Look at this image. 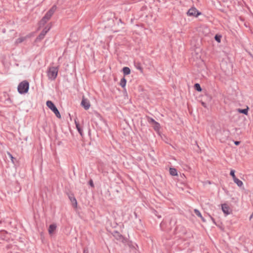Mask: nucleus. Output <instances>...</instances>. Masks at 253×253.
Returning a JSON list of instances; mask_svg holds the SVG:
<instances>
[{
	"instance_id": "obj_1",
	"label": "nucleus",
	"mask_w": 253,
	"mask_h": 253,
	"mask_svg": "<svg viewBox=\"0 0 253 253\" xmlns=\"http://www.w3.org/2000/svg\"><path fill=\"white\" fill-rule=\"evenodd\" d=\"M56 9L57 6L55 5L52 6L39 22V28L43 26L50 20Z\"/></svg>"
},
{
	"instance_id": "obj_2",
	"label": "nucleus",
	"mask_w": 253,
	"mask_h": 253,
	"mask_svg": "<svg viewBox=\"0 0 253 253\" xmlns=\"http://www.w3.org/2000/svg\"><path fill=\"white\" fill-rule=\"evenodd\" d=\"M56 9L57 6L55 5L52 6L39 22V28L43 26L50 20Z\"/></svg>"
},
{
	"instance_id": "obj_3",
	"label": "nucleus",
	"mask_w": 253,
	"mask_h": 253,
	"mask_svg": "<svg viewBox=\"0 0 253 253\" xmlns=\"http://www.w3.org/2000/svg\"><path fill=\"white\" fill-rule=\"evenodd\" d=\"M58 72V66L49 67L47 72L48 79L51 81L54 80L57 77Z\"/></svg>"
},
{
	"instance_id": "obj_4",
	"label": "nucleus",
	"mask_w": 253,
	"mask_h": 253,
	"mask_svg": "<svg viewBox=\"0 0 253 253\" xmlns=\"http://www.w3.org/2000/svg\"><path fill=\"white\" fill-rule=\"evenodd\" d=\"M29 84L28 81L25 80L21 82L18 85V91L20 94L26 93L28 91Z\"/></svg>"
},
{
	"instance_id": "obj_5",
	"label": "nucleus",
	"mask_w": 253,
	"mask_h": 253,
	"mask_svg": "<svg viewBox=\"0 0 253 253\" xmlns=\"http://www.w3.org/2000/svg\"><path fill=\"white\" fill-rule=\"evenodd\" d=\"M46 104L47 106L54 112L56 116L58 118L60 119L61 117V115L54 103L51 101L48 100L46 101Z\"/></svg>"
},
{
	"instance_id": "obj_6",
	"label": "nucleus",
	"mask_w": 253,
	"mask_h": 253,
	"mask_svg": "<svg viewBox=\"0 0 253 253\" xmlns=\"http://www.w3.org/2000/svg\"><path fill=\"white\" fill-rule=\"evenodd\" d=\"M113 236L118 241L125 243L126 242L127 239L123 236L119 232L115 231L113 233Z\"/></svg>"
},
{
	"instance_id": "obj_7",
	"label": "nucleus",
	"mask_w": 253,
	"mask_h": 253,
	"mask_svg": "<svg viewBox=\"0 0 253 253\" xmlns=\"http://www.w3.org/2000/svg\"><path fill=\"white\" fill-rule=\"evenodd\" d=\"M187 14L190 16L197 17L201 15V13L199 12L196 8L192 7L188 11Z\"/></svg>"
},
{
	"instance_id": "obj_8",
	"label": "nucleus",
	"mask_w": 253,
	"mask_h": 253,
	"mask_svg": "<svg viewBox=\"0 0 253 253\" xmlns=\"http://www.w3.org/2000/svg\"><path fill=\"white\" fill-rule=\"evenodd\" d=\"M81 105L86 110H88L90 106L89 101L87 99L85 98L84 96H83L82 100L81 102Z\"/></svg>"
},
{
	"instance_id": "obj_9",
	"label": "nucleus",
	"mask_w": 253,
	"mask_h": 253,
	"mask_svg": "<svg viewBox=\"0 0 253 253\" xmlns=\"http://www.w3.org/2000/svg\"><path fill=\"white\" fill-rule=\"evenodd\" d=\"M221 207H222V210L225 214H229L230 213V212L229 211V207L227 204H222Z\"/></svg>"
},
{
	"instance_id": "obj_10",
	"label": "nucleus",
	"mask_w": 253,
	"mask_h": 253,
	"mask_svg": "<svg viewBox=\"0 0 253 253\" xmlns=\"http://www.w3.org/2000/svg\"><path fill=\"white\" fill-rule=\"evenodd\" d=\"M56 228V225L55 224H52L49 225L48 228V232L49 234H52Z\"/></svg>"
},
{
	"instance_id": "obj_11",
	"label": "nucleus",
	"mask_w": 253,
	"mask_h": 253,
	"mask_svg": "<svg viewBox=\"0 0 253 253\" xmlns=\"http://www.w3.org/2000/svg\"><path fill=\"white\" fill-rule=\"evenodd\" d=\"M30 36L29 35H27L26 37H21L17 39L16 41V43H19L22 42L23 41L26 40V39L30 38Z\"/></svg>"
},
{
	"instance_id": "obj_12",
	"label": "nucleus",
	"mask_w": 253,
	"mask_h": 253,
	"mask_svg": "<svg viewBox=\"0 0 253 253\" xmlns=\"http://www.w3.org/2000/svg\"><path fill=\"white\" fill-rule=\"evenodd\" d=\"M194 212L198 216L200 217L201 218V219L202 220V221L203 222L206 221V219L202 216L201 212L199 211L198 210L195 209L194 210Z\"/></svg>"
},
{
	"instance_id": "obj_13",
	"label": "nucleus",
	"mask_w": 253,
	"mask_h": 253,
	"mask_svg": "<svg viewBox=\"0 0 253 253\" xmlns=\"http://www.w3.org/2000/svg\"><path fill=\"white\" fill-rule=\"evenodd\" d=\"M123 72L124 76L129 75L130 73V70L127 67H124L123 69Z\"/></svg>"
},
{
	"instance_id": "obj_14",
	"label": "nucleus",
	"mask_w": 253,
	"mask_h": 253,
	"mask_svg": "<svg viewBox=\"0 0 253 253\" xmlns=\"http://www.w3.org/2000/svg\"><path fill=\"white\" fill-rule=\"evenodd\" d=\"M76 126L77 127V129L78 131V132L80 133L81 136H83V129L81 128L80 124L79 123H77L76 121H75Z\"/></svg>"
},
{
	"instance_id": "obj_15",
	"label": "nucleus",
	"mask_w": 253,
	"mask_h": 253,
	"mask_svg": "<svg viewBox=\"0 0 253 253\" xmlns=\"http://www.w3.org/2000/svg\"><path fill=\"white\" fill-rule=\"evenodd\" d=\"M248 109H249V108L247 107L246 109H244L239 108V109H237V110L240 113H242L245 115H247L248 112Z\"/></svg>"
},
{
	"instance_id": "obj_16",
	"label": "nucleus",
	"mask_w": 253,
	"mask_h": 253,
	"mask_svg": "<svg viewBox=\"0 0 253 253\" xmlns=\"http://www.w3.org/2000/svg\"><path fill=\"white\" fill-rule=\"evenodd\" d=\"M234 182L237 184V185L241 187L243 185V182L241 180H239L237 177H235L234 179H233Z\"/></svg>"
},
{
	"instance_id": "obj_17",
	"label": "nucleus",
	"mask_w": 253,
	"mask_h": 253,
	"mask_svg": "<svg viewBox=\"0 0 253 253\" xmlns=\"http://www.w3.org/2000/svg\"><path fill=\"white\" fill-rule=\"evenodd\" d=\"M46 34L43 33L42 31L41 32V33L39 35V36L36 38V42H38V41H40L42 39H43L45 36Z\"/></svg>"
},
{
	"instance_id": "obj_18",
	"label": "nucleus",
	"mask_w": 253,
	"mask_h": 253,
	"mask_svg": "<svg viewBox=\"0 0 253 253\" xmlns=\"http://www.w3.org/2000/svg\"><path fill=\"white\" fill-rule=\"evenodd\" d=\"M169 173L170 175L172 176H175L177 175V170L174 168H170L169 169Z\"/></svg>"
},
{
	"instance_id": "obj_19",
	"label": "nucleus",
	"mask_w": 253,
	"mask_h": 253,
	"mask_svg": "<svg viewBox=\"0 0 253 253\" xmlns=\"http://www.w3.org/2000/svg\"><path fill=\"white\" fill-rule=\"evenodd\" d=\"M126 79L125 78H123L121 80V81H120V85L122 87H125V86H126Z\"/></svg>"
},
{
	"instance_id": "obj_20",
	"label": "nucleus",
	"mask_w": 253,
	"mask_h": 253,
	"mask_svg": "<svg viewBox=\"0 0 253 253\" xmlns=\"http://www.w3.org/2000/svg\"><path fill=\"white\" fill-rule=\"evenodd\" d=\"M194 88L198 91H201L202 90L200 84L198 83H196L194 84Z\"/></svg>"
},
{
	"instance_id": "obj_21",
	"label": "nucleus",
	"mask_w": 253,
	"mask_h": 253,
	"mask_svg": "<svg viewBox=\"0 0 253 253\" xmlns=\"http://www.w3.org/2000/svg\"><path fill=\"white\" fill-rule=\"evenodd\" d=\"M135 65V67L138 69L139 70H140V72L141 73H143V67H142V66L141 65V64H134Z\"/></svg>"
},
{
	"instance_id": "obj_22",
	"label": "nucleus",
	"mask_w": 253,
	"mask_h": 253,
	"mask_svg": "<svg viewBox=\"0 0 253 253\" xmlns=\"http://www.w3.org/2000/svg\"><path fill=\"white\" fill-rule=\"evenodd\" d=\"M69 198L70 199L71 202H75L76 200L75 197H74V195H73V194L69 195Z\"/></svg>"
},
{
	"instance_id": "obj_23",
	"label": "nucleus",
	"mask_w": 253,
	"mask_h": 253,
	"mask_svg": "<svg viewBox=\"0 0 253 253\" xmlns=\"http://www.w3.org/2000/svg\"><path fill=\"white\" fill-rule=\"evenodd\" d=\"M50 29V26H47L43 29V30L42 31L45 34H46Z\"/></svg>"
},
{
	"instance_id": "obj_24",
	"label": "nucleus",
	"mask_w": 253,
	"mask_h": 253,
	"mask_svg": "<svg viewBox=\"0 0 253 253\" xmlns=\"http://www.w3.org/2000/svg\"><path fill=\"white\" fill-rule=\"evenodd\" d=\"M155 126H154V128L155 130H159V128H160V124L158 123V122H156L155 124Z\"/></svg>"
},
{
	"instance_id": "obj_25",
	"label": "nucleus",
	"mask_w": 253,
	"mask_h": 253,
	"mask_svg": "<svg viewBox=\"0 0 253 253\" xmlns=\"http://www.w3.org/2000/svg\"><path fill=\"white\" fill-rule=\"evenodd\" d=\"M148 120L150 123H152L153 124H155L157 122L153 119L149 117H148Z\"/></svg>"
},
{
	"instance_id": "obj_26",
	"label": "nucleus",
	"mask_w": 253,
	"mask_h": 253,
	"mask_svg": "<svg viewBox=\"0 0 253 253\" xmlns=\"http://www.w3.org/2000/svg\"><path fill=\"white\" fill-rule=\"evenodd\" d=\"M221 36L216 35L214 37L215 40L218 42H220V39H221Z\"/></svg>"
},
{
	"instance_id": "obj_27",
	"label": "nucleus",
	"mask_w": 253,
	"mask_h": 253,
	"mask_svg": "<svg viewBox=\"0 0 253 253\" xmlns=\"http://www.w3.org/2000/svg\"><path fill=\"white\" fill-rule=\"evenodd\" d=\"M230 174L233 177V179H234L235 177H236L235 175V170H231L230 171Z\"/></svg>"
},
{
	"instance_id": "obj_28",
	"label": "nucleus",
	"mask_w": 253,
	"mask_h": 253,
	"mask_svg": "<svg viewBox=\"0 0 253 253\" xmlns=\"http://www.w3.org/2000/svg\"><path fill=\"white\" fill-rule=\"evenodd\" d=\"M226 65H227V64H223V66H220L221 69L222 70H223V71H224V72L225 73H226V72H227V70L225 69V68H225V66H226Z\"/></svg>"
},
{
	"instance_id": "obj_29",
	"label": "nucleus",
	"mask_w": 253,
	"mask_h": 253,
	"mask_svg": "<svg viewBox=\"0 0 253 253\" xmlns=\"http://www.w3.org/2000/svg\"><path fill=\"white\" fill-rule=\"evenodd\" d=\"M72 205L74 207V208H77V200H76V201L75 202H72Z\"/></svg>"
},
{
	"instance_id": "obj_30",
	"label": "nucleus",
	"mask_w": 253,
	"mask_h": 253,
	"mask_svg": "<svg viewBox=\"0 0 253 253\" xmlns=\"http://www.w3.org/2000/svg\"><path fill=\"white\" fill-rule=\"evenodd\" d=\"M83 253H88V249L86 248H84V249Z\"/></svg>"
},
{
	"instance_id": "obj_31",
	"label": "nucleus",
	"mask_w": 253,
	"mask_h": 253,
	"mask_svg": "<svg viewBox=\"0 0 253 253\" xmlns=\"http://www.w3.org/2000/svg\"><path fill=\"white\" fill-rule=\"evenodd\" d=\"M89 185L91 186V187H93L94 186V185H93V181L92 180H90L89 181Z\"/></svg>"
},
{
	"instance_id": "obj_32",
	"label": "nucleus",
	"mask_w": 253,
	"mask_h": 253,
	"mask_svg": "<svg viewBox=\"0 0 253 253\" xmlns=\"http://www.w3.org/2000/svg\"><path fill=\"white\" fill-rule=\"evenodd\" d=\"M240 143V141H234V144L236 145H238Z\"/></svg>"
},
{
	"instance_id": "obj_33",
	"label": "nucleus",
	"mask_w": 253,
	"mask_h": 253,
	"mask_svg": "<svg viewBox=\"0 0 253 253\" xmlns=\"http://www.w3.org/2000/svg\"><path fill=\"white\" fill-rule=\"evenodd\" d=\"M8 155H9L10 157L11 158V159L12 162H13V159L14 158L12 157V155H11L9 153H8Z\"/></svg>"
},
{
	"instance_id": "obj_34",
	"label": "nucleus",
	"mask_w": 253,
	"mask_h": 253,
	"mask_svg": "<svg viewBox=\"0 0 253 253\" xmlns=\"http://www.w3.org/2000/svg\"><path fill=\"white\" fill-rule=\"evenodd\" d=\"M211 219L212 221H213V222L215 224H216V223H215V220H214V219L213 217H211Z\"/></svg>"
},
{
	"instance_id": "obj_35",
	"label": "nucleus",
	"mask_w": 253,
	"mask_h": 253,
	"mask_svg": "<svg viewBox=\"0 0 253 253\" xmlns=\"http://www.w3.org/2000/svg\"><path fill=\"white\" fill-rule=\"evenodd\" d=\"M157 211H155V214L156 215H157L158 216V218H160L161 217V216L160 215H158L157 214Z\"/></svg>"
},
{
	"instance_id": "obj_36",
	"label": "nucleus",
	"mask_w": 253,
	"mask_h": 253,
	"mask_svg": "<svg viewBox=\"0 0 253 253\" xmlns=\"http://www.w3.org/2000/svg\"><path fill=\"white\" fill-rule=\"evenodd\" d=\"M202 105H203L204 107H206V103H204V102H202Z\"/></svg>"
},
{
	"instance_id": "obj_37",
	"label": "nucleus",
	"mask_w": 253,
	"mask_h": 253,
	"mask_svg": "<svg viewBox=\"0 0 253 253\" xmlns=\"http://www.w3.org/2000/svg\"><path fill=\"white\" fill-rule=\"evenodd\" d=\"M134 215L135 216V217L136 218L137 217V214H136V213L135 212H134Z\"/></svg>"
},
{
	"instance_id": "obj_38",
	"label": "nucleus",
	"mask_w": 253,
	"mask_h": 253,
	"mask_svg": "<svg viewBox=\"0 0 253 253\" xmlns=\"http://www.w3.org/2000/svg\"><path fill=\"white\" fill-rule=\"evenodd\" d=\"M162 226H163V223L162 222V223H161V227H162V228H163Z\"/></svg>"
},
{
	"instance_id": "obj_39",
	"label": "nucleus",
	"mask_w": 253,
	"mask_h": 253,
	"mask_svg": "<svg viewBox=\"0 0 253 253\" xmlns=\"http://www.w3.org/2000/svg\"><path fill=\"white\" fill-rule=\"evenodd\" d=\"M1 232H5V233H7V232L4 230L1 231Z\"/></svg>"
},
{
	"instance_id": "obj_40",
	"label": "nucleus",
	"mask_w": 253,
	"mask_h": 253,
	"mask_svg": "<svg viewBox=\"0 0 253 253\" xmlns=\"http://www.w3.org/2000/svg\"><path fill=\"white\" fill-rule=\"evenodd\" d=\"M253 215V214L252 215H251L250 218H251L252 217Z\"/></svg>"
},
{
	"instance_id": "obj_41",
	"label": "nucleus",
	"mask_w": 253,
	"mask_h": 253,
	"mask_svg": "<svg viewBox=\"0 0 253 253\" xmlns=\"http://www.w3.org/2000/svg\"><path fill=\"white\" fill-rule=\"evenodd\" d=\"M230 68H232V66H230Z\"/></svg>"
},
{
	"instance_id": "obj_42",
	"label": "nucleus",
	"mask_w": 253,
	"mask_h": 253,
	"mask_svg": "<svg viewBox=\"0 0 253 253\" xmlns=\"http://www.w3.org/2000/svg\"><path fill=\"white\" fill-rule=\"evenodd\" d=\"M1 223V221H0V223Z\"/></svg>"
}]
</instances>
